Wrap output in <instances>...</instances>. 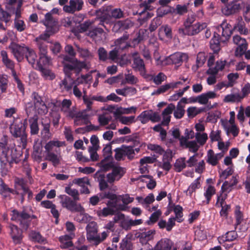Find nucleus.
Wrapping results in <instances>:
<instances>
[{
  "label": "nucleus",
  "instance_id": "f257e3e1",
  "mask_svg": "<svg viewBox=\"0 0 250 250\" xmlns=\"http://www.w3.org/2000/svg\"><path fill=\"white\" fill-rule=\"evenodd\" d=\"M42 23L45 26L46 30L35 39L39 48H40V47H47L43 41L46 40L50 36L56 34L59 30L58 21L51 16L50 13H46L45 15L44 19L42 21Z\"/></svg>",
  "mask_w": 250,
  "mask_h": 250
},
{
  "label": "nucleus",
  "instance_id": "f03ea898",
  "mask_svg": "<svg viewBox=\"0 0 250 250\" xmlns=\"http://www.w3.org/2000/svg\"><path fill=\"white\" fill-rule=\"evenodd\" d=\"M9 48L19 62L22 61L25 56L27 61L33 66L37 63V55L33 49L24 45H20L14 43L11 44Z\"/></svg>",
  "mask_w": 250,
  "mask_h": 250
},
{
  "label": "nucleus",
  "instance_id": "7ed1b4c3",
  "mask_svg": "<svg viewBox=\"0 0 250 250\" xmlns=\"http://www.w3.org/2000/svg\"><path fill=\"white\" fill-rule=\"evenodd\" d=\"M18 156L15 145L8 144L7 136H3L0 142V161L5 165L12 163Z\"/></svg>",
  "mask_w": 250,
  "mask_h": 250
},
{
  "label": "nucleus",
  "instance_id": "20e7f679",
  "mask_svg": "<svg viewBox=\"0 0 250 250\" xmlns=\"http://www.w3.org/2000/svg\"><path fill=\"white\" fill-rule=\"evenodd\" d=\"M195 20L194 15L188 16L184 22V28H180L179 33L183 35L192 36L199 33L207 27V24L205 22H197L193 24Z\"/></svg>",
  "mask_w": 250,
  "mask_h": 250
},
{
  "label": "nucleus",
  "instance_id": "39448f33",
  "mask_svg": "<svg viewBox=\"0 0 250 250\" xmlns=\"http://www.w3.org/2000/svg\"><path fill=\"white\" fill-rule=\"evenodd\" d=\"M105 197L114 201L115 203H113V206L121 210H125V206L132 203L134 200V198L130 197L128 194L117 196L109 192L105 193Z\"/></svg>",
  "mask_w": 250,
  "mask_h": 250
},
{
  "label": "nucleus",
  "instance_id": "423d86ee",
  "mask_svg": "<svg viewBox=\"0 0 250 250\" xmlns=\"http://www.w3.org/2000/svg\"><path fill=\"white\" fill-rule=\"evenodd\" d=\"M24 123L21 121L14 122L10 126V132L15 138H20L21 143L23 147L26 145L27 135L25 133Z\"/></svg>",
  "mask_w": 250,
  "mask_h": 250
},
{
  "label": "nucleus",
  "instance_id": "0eeeda50",
  "mask_svg": "<svg viewBox=\"0 0 250 250\" xmlns=\"http://www.w3.org/2000/svg\"><path fill=\"white\" fill-rule=\"evenodd\" d=\"M32 97L34 100V106H33L31 103H28L26 104L25 109L28 115L29 116L35 109H37L39 114H46L48 111L47 108L42 101L41 97L36 92L32 94Z\"/></svg>",
  "mask_w": 250,
  "mask_h": 250
},
{
  "label": "nucleus",
  "instance_id": "6e6552de",
  "mask_svg": "<svg viewBox=\"0 0 250 250\" xmlns=\"http://www.w3.org/2000/svg\"><path fill=\"white\" fill-rule=\"evenodd\" d=\"M188 58V57L187 54L177 52L163 60H161L160 58L156 59V64L157 65H166L172 63L179 66L181 65L182 62L187 61Z\"/></svg>",
  "mask_w": 250,
  "mask_h": 250
},
{
  "label": "nucleus",
  "instance_id": "1a4fd4ad",
  "mask_svg": "<svg viewBox=\"0 0 250 250\" xmlns=\"http://www.w3.org/2000/svg\"><path fill=\"white\" fill-rule=\"evenodd\" d=\"M92 79V76L91 74H87L86 75L82 76L81 78H79L75 81H74L72 79H71L70 77H67L65 78L60 84L61 87L66 90L67 91H69L71 90L72 88H73L74 85L76 83L80 84L85 83H88L89 82H90Z\"/></svg>",
  "mask_w": 250,
  "mask_h": 250
},
{
  "label": "nucleus",
  "instance_id": "9d476101",
  "mask_svg": "<svg viewBox=\"0 0 250 250\" xmlns=\"http://www.w3.org/2000/svg\"><path fill=\"white\" fill-rule=\"evenodd\" d=\"M34 215L30 216L29 214L22 211L21 213L17 210H13L11 214V220L19 222L23 229H26L29 226L31 218H35Z\"/></svg>",
  "mask_w": 250,
  "mask_h": 250
},
{
  "label": "nucleus",
  "instance_id": "9b49d317",
  "mask_svg": "<svg viewBox=\"0 0 250 250\" xmlns=\"http://www.w3.org/2000/svg\"><path fill=\"white\" fill-rule=\"evenodd\" d=\"M245 4L242 0H235L228 4H225L222 7V12L226 16L234 14L244 6Z\"/></svg>",
  "mask_w": 250,
  "mask_h": 250
},
{
  "label": "nucleus",
  "instance_id": "f8f14e48",
  "mask_svg": "<svg viewBox=\"0 0 250 250\" xmlns=\"http://www.w3.org/2000/svg\"><path fill=\"white\" fill-rule=\"evenodd\" d=\"M98 16H100L103 21H105L109 20L111 17L115 19L121 18L123 16V13L120 9L110 10L107 7H103L98 12Z\"/></svg>",
  "mask_w": 250,
  "mask_h": 250
},
{
  "label": "nucleus",
  "instance_id": "ddd939ff",
  "mask_svg": "<svg viewBox=\"0 0 250 250\" xmlns=\"http://www.w3.org/2000/svg\"><path fill=\"white\" fill-rule=\"evenodd\" d=\"M127 39L128 36L125 35L117 40L115 42L116 47L114 49L109 52V58L110 59L115 61V62H118V56L119 50L120 49L123 50L127 47V44L126 40Z\"/></svg>",
  "mask_w": 250,
  "mask_h": 250
},
{
  "label": "nucleus",
  "instance_id": "4468645a",
  "mask_svg": "<svg viewBox=\"0 0 250 250\" xmlns=\"http://www.w3.org/2000/svg\"><path fill=\"white\" fill-rule=\"evenodd\" d=\"M87 240L95 245L98 236V226L96 222L92 221L89 223L85 228Z\"/></svg>",
  "mask_w": 250,
  "mask_h": 250
},
{
  "label": "nucleus",
  "instance_id": "2eb2a0df",
  "mask_svg": "<svg viewBox=\"0 0 250 250\" xmlns=\"http://www.w3.org/2000/svg\"><path fill=\"white\" fill-rule=\"evenodd\" d=\"M233 42L235 44L237 45L235 51V56L236 57L242 56L248 48V43L246 40L238 35H236L233 37Z\"/></svg>",
  "mask_w": 250,
  "mask_h": 250
},
{
  "label": "nucleus",
  "instance_id": "dca6fc26",
  "mask_svg": "<svg viewBox=\"0 0 250 250\" xmlns=\"http://www.w3.org/2000/svg\"><path fill=\"white\" fill-rule=\"evenodd\" d=\"M83 4V0H70L69 4L63 6V10L66 13L73 14L81 10Z\"/></svg>",
  "mask_w": 250,
  "mask_h": 250
},
{
  "label": "nucleus",
  "instance_id": "f3484780",
  "mask_svg": "<svg viewBox=\"0 0 250 250\" xmlns=\"http://www.w3.org/2000/svg\"><path fill=\"white\" fill-rule=\"evenodd\" d=\"M73 183L78 185L81 188V192L84 194L90 193L88 187H90V183L87 177L75 178L73 181Z\"/></svg>",
  "mask_w": 250,
  "mask_h": 250
},
{
  "label": "nucleus",
  "instance_id": "a211bd4d",
  "mask_svg": "<svg viewBox=\"0 0 250 250\" xmlns=\"http://www.w3.org/2000/svg\"><path fill=\"white\" fill-rule=\"evenodd\" d=\"M40 50V59L39 61H37V65L39 68L41 67L47 66L51 64V61L47 55V47H43V48L40 47L39 48Z\"/></svg>",
  "mask_w": 250,
  "mask_h": 250
},
{
  "label": "nucleus",
  "instance_id": "6ab92c4d",
  "mask_svg": "<svg viewBox=\"0 0 250 250\" xmlns=\"http://www.w3.org/2000/svg\"><path fill=\"white\" fill-rule=\"evenodd\" d=\"M113 203H115L113 200H110L108 201L106 204L107 207L104 208L103 209L97 212L98 215L106 217L108 215H113L116 210H119V209L113 206Z\"/></svg>",
  "mask_w": 250,
  "mask_h": 250
},
{
  "label": "nucleus",
  "instance_id": "aec40b11",
  "mask_svg": "<svg viewBox=\"0 0 250 250\" xmlns=\"http://www.w3.org/2000/svg\"><path fill=\"white\" fill-rule=\"evenodd\" d=\"M125 171L121 167H115L113 168L111 173L107 175V181L109 183H113L119 180L124 175Z\"/></svg>",
  "mask_w": 250,
  "mask_h": 250
},
{
  "label": "nucleus",
  "instance_id": "412c9836",
  "mask_svg": "<svg viewBox=\"0 0 250 250\" xmlns=\"http://www.w3.org/2000/svg\"><path fill=\"white\" fill-rule=\"evenodd\" d=\"M173 242L168 239L164 238L159 241L154 246L153 250H176L172 248Z\"/></svg>",
  "mask_w": 250,
  "mask_h": 250
},
{
  "label": "nucleus",
  "instance_id": "4be33fe9",
  "mask_svg": "<svg viewBox=\"0 0 250 250\" xmlns=\"http://www.w3.org/2000/svg\"><path fill=\"white\" fill-rule=\"evenodd\" d=\"M9 228L10 235L14 243L16 244L21 243L22 239L21 230L14 225H10Z\"/></svg>",
  "mask_w": 250,
  "mask_h": 250
},
{
  "label": "nucleus",
  "instance_id": "5701e85b",
  "mask_svg": "<svg viewBox=\"0 0 250 250\" xmlns=\"http://www.w3.org/2000/svg\"><path fill=\"white\" fill-rule=\"evenodd\" d=\"M224 156V153L220 152L215 154L211 149L208 150L207 153V162L210 165L214 166L218 164V161Z\"/></svg>",
  "mask_w": 250,
  "mask_h": 250
},
{
  "label": "nucleus",
  "instance_id": "b1692460",
  "mask_svg": "<svg viewBox=\"0 0 250 250\" xmlns=\"http://www.w3.org/2000/svg\"><path fill=\"white\" fill-rule=\"evenodd\" d=\"M133 62L132 63V67L135 70L139 71L142 75L144 76L146 74V70L143 60L138 56L137 54H133Z\"/></svg>",
  "mask_w": 250,
  "mask_h": 250
},
{
  "label": "nucleus",
  "instance_id": "393cba45",
  "mask_svg": "<svg viewBox=\"0 0 250 250\" xmlns=\"http://www.w3.org/2000/svg\"><path fill=\"white\" fill-rule=\"evenodd\" d=\"M172 157V152L170 150H167L163 154L161 167L167 171H169L171 167Z\"/></svg>",
  "mask_w": 250,
  "mask_h": 250
},
{
  "label": "nucleus",
  "instance_id": "a878e982",
  "mask_svg": "<svg viewBox=\"0 0 250 250\" xmlns=\"http://www.w3.org/2000/svg\"><path fill=\"white\" fill-rule=\"evenodd\" d=\"M180 143L182 146L188 148L189 150L192 152H197L199 148V146L195 141H189L186 138H180Z\"/></svg>",
  "mask_w": 250,
  "mask_h": 250
},
{
  "label": "nucleus",
  "instance_id": "bb28decb",
  "mask_svg": "<svg viewBox=\"0 0 250 250\" xmlns=\"http://www.w3.org/2000/svg\"><path fill=\"white\" fill-rule=\"evenodd\" d=\"M238 182V177L233 176L229 180L226 181L222 185L221 191L222 192H229Z\"/></svg>",
  "mask_w": 250,
  "mask_h": 250
},
{
  "label": "nucleus",
  "instance_id": "cd10ccee",
  "mask_svg": "<svg viewBox=\"0 0 250 250\" xmlns=\"http://www.w3.org/2000/svg\"><path fill=\"white\" fill-rule=\"evenodd\" d=\"M158 36L162 40L171 39L172 34L170 26L167 24L161 26L159 29Z\"/></svg>",
  "mask_w": 250,
  "mask_h": 250
},
{
  "label": "nucleus",
  "instance_id": "c85d7f7f",
  "mask_svg": "<svg viewBox=\"0 0 250 250\" xmlns=\"http://www.w3.org/2000/svg\"><path fill=\"white\" fill-rule=\"evenodd\" d=\"M175 109V105L173 104H170L162 112L163 117L162 124L165 125H167L170 121L171 114Z\"/></svg>",
  "mask_w": 250,
  "mask_h": 250
},
{
  "label": "nucleus",
  "instance_id": "c756f323",
  "mask_svg": "<svg viewBox=\"0 0 250 250\" xmlns=\"http://www.w3.org/2000/svg\"><path fill=\"white\" fill-rule=\"evenodd\" d=\"M75 237L74 233L69 235H64L59 237V240L61 243L60 247L62 249H66L72 246L71 239Z\"/></svg>",
  "mask_w": 250,
  "mask_h": 250
},
{
  "label": "nucleus",
  "instance_id": "7c9ffc66",
  "mask_svg": "<svg viewBox=\"0 0 250 250\" xmlns=\"http://www.w3.org/2000/svg\"><path fill=\"white\" fill-rule=\"evenodd\" d=\"M87 110H84L79 112L74 121V124L76 125H79L83 124H86L88 123L89 115L86 114Z\"/></svg>",
  "mask_w": 250,
  "mask_h": 250
},
{
  "label": "nucleus",
  "instance_id": "2f4dec72",
  "mask_svg": "<svg viewBox=\"0 0 250 250\" xmlns=\"http://www.w3.org/2000/svg\"><path fill=\"white\" fill-rule=\"evenodd\" d=\"M243 99V96L239 93H230L226 95L223 99V102L226 103H239Z\"/></svg>",
  "mask_w": 250,
  "mask_h": 250
},
{
  "label": "nucleus",
  "instance_id": "473e14b6",
  "mask_svg": "<svg viewBox=\"0 0 250 250\" xmlns=\"http://www.w3.org/2000/svg\"><path fill=\"white\" fill-rule=\"evenodd\" d=\"M200 186L199 179L197 178L189 185L188 188L185 191L186 195L189 196L190 197L194 196L196 189L199 188Z\"/></svg>",
  "mask_w": 250,
  "mask_h": 250
},
{
  "label": "nucleus",
  "instance_id": "72a5a7b5",
  "mask_svg": "<svg viewBox=\"0 0 250 250\" xmlns=\"http://www.w3.org/2000/svg\"><path fill=\"white\" fill-rule=\"evenodd\" d=\"M133 26V23L129 20H126L123 21H118L115 23L113 30L117 31L118 29H126Z\"/></svg>",
  "mask_w": 250,
  "mask_h": 250
},
{
  "label": "nucleus",
  "instance_id": "f704fd0d",
  "mask_svg": "<svg viewBox=\"0 0 250 250\" xmlns=\"http://www.w3.org/2000/svg\"><path fill=\"white\" fill-rule=\"evenodd\" d=\"M136 200L145 208H147L148 205L154 201L155 197L153 194L150 193L145 198L142 197H137Z\"/></svg>",
  "mask_w": 250,
  "mask_h": 250
},
{
  "label": "nucleus",
  "instance_id": "c9c22d12",
  "mask_svg": "<svg viewBox=\"0 0 250 250\" xmlns=\"http://www.w3.org/2000/svg\"><path fill=\"white\" fill-rule=\"evenodd\" d=\"M220 28L222 29V36L225 39H228L232 34V27L231 25L226 21H223L220 25Z\"/></svg>",
  "mask_w": 250,
  "mask_h": 250
},
{
  "label": "nucleus",
  "instance_id": "e433bc0d",
  "mask_svg": "<svg viewBox=\"0 0 250 250\" xmlns=\"http://www.w3.org/2000/svg\"><path fill=\"white\" fill-rule=\"evenodd\" d=\"M58 197L60 199V203L63 208H66L68 210L71 209L74 201L66 195H60Z\"/></svg>",
  "mask_w": 250,
  "mask_h": 250
},
{
  "label": "nucleus",
  "instance_id": "4c0bfd02",
  "mask_svg": "<svg viewBox=\"0 0 250 250\" xmlns=\"http://www.w3.org/2000/svg\"><path fill=\"white\" fill-rule=\"evenodd\" d=\"M85 63L83 62H78L76 60L73 63V65L71 64H64V71L65 73H67L69 70H72L73 69L80 70L82 68L84 67Z\"/></svg>",
  "mask_w": 250,
  "mask_h": 250
},
{
  "label": "nucleus",
  "instance_id": "58836bf2",
  "mask_svg": "<svg viewBox=\"0 0 250 250\" xmlns=\"http://www.w3.org/2000/svg\"><path fill=\"white\" fill-rule=\"evenodd\" d=\"M29 236L30 239L33 241L41 244L47 243L46 239L43 237L39 232L32 231L29 233Z\"/></svg>",
  "mask_w": 250,
  "mask_h": 250
},
{
  "label": "nucleus",
  "instance_id": "ea45409f",
  "mask_svg": "<svg viewBox=\"0 0 250 250\" xmlns=\"http://www.w3.org/2000/svg\"><path fill=\"white\" fill-rule=\"evenodd\" d=\"M63 145V142H61L58 141H50L47 143L44 146L45 151L47 153L51 152V151L54 150L55 147H59Z\"/></svg>",
  "mask_w": 250,
  "mask_h": 250
},
{
  "label": "nucleus",
  "instance_id": "a19ab883",
  "mask_svg": "<svg viewBox=\"0 0 250 250\" xmlns=\"http://www.w3.org/2000/svg\"><path fill=\"white\" fill-rule=\"evenodd\" d=\"M100 167L104 170H107L113 166L112 158L106 156L104 160L99 163Z\"/></svg>",
  "mask_w": 250,
  "mask_h": 250
},
{
  "label": "nucleus",
  "instance_id": "79ce46f5",
  "mask_svg": "<svg viewBox=\"0 0 250 250\" xmlns=\"http://www.w3.org/2000/svg\"><path fill=\"white\" fill-rule=\"evenodd\" d=\"M45 159L51 162L54 166H56L60 164L61 157L53 152H49L46 154Z\"/></svg>",
  "mask_w": 250,
  "mask_h": 250
},
{
  "label": "nucleus",
  "instance_id": "37998d69",
  "mask_svg": "<svg viewBox=\"0 0 250 250\" xmlns=\"http://www.w3.org/2000/svg\"><path fill=\"white\" fill-rule=\"evenodd\" d=\"M72 104L71 101L69 100L64 99L62 103L61 110L67 117L72 116V112L70 111V107Z\"/></svg>",
  "mask_w": 250,
  "mask_h": 250
},
{
  "label": "nucleus",
  "instance_id": "c03bdc74",
  "mask_svg": "<svg viewBox=\"0 0 250 250\" xmlns=\"http://www.w3.org/2000/svg\"><path fill=\"white\" fill-rule=\"evenodd\" d=\"M116 92L120 95L127 96L135 94L136 93V90L133 87H127L123 89H117Z\"/></svg>",
  "mask_w": 250,
  "mask_h": 250
},
{
  "label": "nucleus",
  "instance_id": "a18cd8bd",
  "mask_svg": "<svg viewBox=\"0 0 250 250\" xmlns=\"http://www.w3.org/2000/svg\"><path fill=\"white\" fill-rule=\"evenodd\" d=\"M204 195L207 200V204H208L211 197L215 193L216 190L213 186L208 185L204 188Z\"/></svg>",
  "mask_w": 250,
  "mask_h": 250
},
{
  "label": "nucleus",
  "instance_id": "49530a36",
  "mask_svg": "<svg viewBox=\"0 0 250 250\" xmlns=\"http://www.w3.org/2000/svg\"><path fill=\"white\" fill-rule=\"evenodd\" d=\"M226 63L225 61H217L214 67H210L208 70L207 73H218V71L222 70L225 67Z\"/></svg>",
  "mask_w": 250,
  "mask_h": 250
},
{
  "label": "nucleus",
  "instance_id": "de8ad7c7",
  "mask_svg": "<svg viewBox=\"0 0 250 250\" xmlns=\"http://www.w3.org/2000/svg\"><path fill=\"white\" fill-rule=\"evenodd\" d=\"M30 127L31 129V133L32 134H36L39 132V126L38 124V117L34 116L33 117L29 119Z\"/></svg>",
  "mask_w": 250,
  "mask_h": 250
},
{
  "label": "nucleus",
  "instance_id": "09e8293b",
  "mask_svg": "<svg viewBox=\"0 0 250 250\" xmlns=\"http://www.w3.org/2000/svg\"><path fill=\"white\" fill-rule=\"evenodd\" d=\"M75 220L80 223H86L91 220V217L86 213L84 210L83 212H80L76 215Z\"/></svg>",
  "mask_w": 250,
  "mask_h": 250
},
{
  "label": "nucleus",
  "instance_id": "8fccbe9b",
  "mask_svg": "<svg viewBox=\"0 0 250 250\" xmlns=\"http://www.w3.org/2000/svg\"><path fill=\"white\" fill-rule=\"evenodd\" d=\"M184 108L185 105H181L180 103H178L176 107L175 106L173 115L176 119H179L184 116L185 113Z\"/></svg>",
  "mask_w": 250,
  "mask_h": 250
},
{
  "label": "nucleus",
  "instance_id": "3c124183",
  "mask_svg": "<svg viewBox=\"0 0 250 250\" xmlns=\"http://www.w3.org/2000/svg\"><path fill=\"white\" fill-rule=\"evenodd\" d=\"M117 120L123 125H129L136 122L135 117L134 116H123L119 117L118 119Z\"/></svg>",
  "mask_w": 250,
  "mask_h": 250
},
{
  "label": "nucleus",
  "instance_id": "603ef678",
  "mask_svg": "<svg viewBox=\"0 0 250 250\" xmlns=\"http://www.w3.org/2000/svg\"><path fill=\"white\" fill-rule=\"evenodd\" d=\"M219 36L214 35L210 42V48L214 52H217L220 49Z\"/></svg>",
  "mask_w": 250,
  "mask_h": 250
},
{
  "label": "nucleus",
  "instance_id": "864d4df0",
  "mask_svg": "<svg viewBox=\"0 0 250 250\" xmlns=\"http://www.w3.org/2000/svg\"><path fill=\"white\" fill-rule=\"evenodd\" d=\"M186 166L185 158H180L176 161L174 167L176 171L180 172L186 167Z\"/></svg>",
  "mask_w": 250,
  "mask_h": 250
},
{
  "label": "nucleus",
  "instance_id": "5fc2aeb1",
  "mask_svg": "<svg viewBox=\"0 0 250 250\" xmlns=\"http://www.w3.org/2000/svg\"><path fill=\"white\" fill-rule=\"evenodd\" d=\"M195 138L196 142L201 146H203L206 144L208 139V134L204 132H197L195 134Z\"/></svg>",
  "mask_w": 250,
  "mask_h": 250
},
{
  "label": "nucleus",
  "instance_id": "6e6d98bb",
  "mask_svg": "<svg viewBox=\"0 0 250 250\" xmlns=\"http://www.w3.org/2000/svg\"><path fill=\"white\" fill-rule=\"evenodd\" d=\"M88 35L92 38H95L97 36L101 38L102 37H106L105 33L100 28H96L90 31L88 33Z\"/></svg>",
  "mask_w": 250,
  "mask_h": 250
},
{
  "label": "nucleus",
  "instance_id": "4d7b16f0",
  "mask_svg": "<svg viewBox=\"0 0 250 250\" xmlns=\"http://www.w3.org/2000/svg\"><path fill=\"white\" fill-rule=\"evenodd\" d=\"M1 55L3 63L7 68L11 69L12 71L14 68V63L11 60L8 58L6 52L3 50L1 52Z\"/></svg>",
  "mask_w": 250,
  "mask_h": 250
},
{
  "label": "nucleus",
  "instance_id": "13d9d810",
  "mask_svg": "<svg viewBox=\"0 0 250 250\" xmlns=\"http://www.w3.org/2000/svg\"><path fill=\"white\" fill-rule=\"evenodd\" d=\"M224 128L227 134L231 133L234 137L238 135L239 129L236 125H224Z\"/></svg>",
  "mask_w": 250,
  "mask_h": 250
},
{
  "label": "nucleus",
  "instance_id": "bf43d9fd",
  "mask_svg": "<svg viewBox=\"0 0 250 250\" xmlns=\"http://www.w3.org/2000/svg\"><path fill=\"white\" fill-rule=\"evenodd\" d=\"M65 192L72 196L74 201H78L80 200L79 193L78 190L71 188L70 187H66L65 188Z\"/></svg>",
  "mask_w": 250,
  "mask_h": 250
},
{
  "label": "nucleus",
  "instance_id": "052dcab7",
  "mask_svg": "<svg viewBox=\"0 0 250 250\" xmlns=\"http://www.w3.org/2000/svg\"><path fill=\"white\" fill-rule=\"evenodd\" d=\"M203 111V109L199 108L195 106H191L187 109V114L188 117L193 118L197 114Z\"/></svg>",
  "mask_w": 250,
  "mask_h": 250
},
{
  "label": "nucleus",
  "instance_id": "680f3d73",
  "mask_svg": "<svg viewBox=\"0 0 250 250\" xmlns=\"http://www.w3.org/2000/svg\"><path fill=\"white\" fill-rule=\"evenodd\" d=\"M42 72V75L45 78V79L52 80L55 77L54 74L50 70L41 67L39 68Z\"/></svg>",
  "mask_w": 250,
  "mask_h": 250
},
{
  "label": "nucleus",
  "instance_id": "e2e57ef3",
  "mask_svg": "<svg viewBox=\"0 0 250 250\" xmlns=\"http://www.w3.org/2000/svg\"><path fill=\"white\" fill-rule=\"evenodd\" d=\"M12 192V189L8 188L3 183L2 179L0 178V193H1L3 196L7 197L9 194Z\"/></svg>",
  "mask_w": 250,
  "mask_h": 250
},
{
  "label": "nucleus",
  "instance_id": "0e129e2a",
  "mask_svg": "<svg viewBox=\"0 0 250 250\" xmlns=\"http://www.w3.org/2000/svg\"><path fill=\"white\" fill-rule=\"evenodd\" d=\"M206 60V55L204 53L201 52L198 53V54L197 55L196 61L197 66L196 67V68H195V67L193 66L192 69L193 70H196L198 67L201 66L205 63Z\"/></svg>",
  "mask_w": 250,
  "mask_h": 250
},
{
  "label": "nucleus",
  "instance_id": "69168bd1",
  "mask_svg": "<svg viewBox=\"0 0 250 250\" xmlns=\"http://www.w3.org/2000/svg\"><path fill=\"white\" fill-rule=\"evenodd\" d=\"M189 88V86H187L182 89H179L176 93L171 96L169 100L171 101H175L182 97L184 93Z\"/></svg>",
  "mask_w": 250,
  "mask_h": 250
},
{
  "label": "nucleus",
  "instance_id": "338daca9",
  "mask_svg": "<svg viewBox=\"0 0 250 250\" xmlns=\"http://www.w3.org/2000/svg\"><path fill=\"white\" fill-rule=\"evenodd\" d=\"M173 211L175 214L176 218L178 222L182 221L181 219L183 217V208L179 205L174 206Z\"/></svg>",
  "mask_w": 250,
  "mask_h": 250
},
{
  "label": "nucleus",
  "instance_id": "774afa93",
  "mask_svg": "<svg viewBox=\"0 0 250 250\" xmlns=\"http://www.w3.org/2000/svg\"><path fill=\"white\" fill-rule=\"evenodd\" d=\"M149 111H145L142 112L137 117V119L142 123L146 124L150 120Z\"/></svg>",
  "mask_w": 250,
  "mask_h": 250
}]
</instances>
